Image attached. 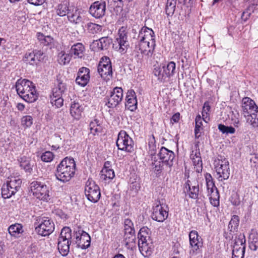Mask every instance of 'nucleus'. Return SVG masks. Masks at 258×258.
I'll use <instances>...</instances> for the list:
<instances>
[{"instance_id":"63","label":"nucleus","mask_w":258,"mask_h":258,"mask_svg":"<svg viewBox=\"0 0 258 258\" xmlns=\"http://www.w3.org/2000/svg\"><path fill=\"white\" fill-rule=\"evenodd\" d=\"M5 245L4 243L1 241L0 242V258H3L4 256V253L5 252Z\"/></svg>"},{"instance_id":"13","label":"nucleus","mask_w":258,"mask_h":258,"mask_svg":"<svg viewBox=\"0 0 258 258\" xmlns=\"http://www.w3.org/2000/svg\"><path fill=\"white\" fill-rule=\"evenodd\" d=\"M98 72L104 80L109 79L112 76V66L109 57H102L98 66Z\"/></svg>"},{"instance_id":"49","label":"nucleus","mask_w":258,"mask_h":258,"mask_svg":"<svg viewBox=\"0 0 258 258\" xmlns=\"http://www.w3.org/2000/svg\"><path fill=\"white\" fill-rule=\"evenodd\" d=\"M66 90V85L65 84L62 82H59L57 86L53 89L52 94L58 95V94H60V95H62V94L65 92Z\"/></svg>"},{"instance_id":"19","label":"nucleus","mask_w":258,"mask_h":258,"mask_svg":"<svg viewBox=\"0 0 258 258\" xmlns=\"http://www.w3.org/2000/svg\"><path fill=\"white\" fill-rule=\"evenodd\" d=\"M245 248V240L244 238H236L234 240L232 258H244Z\"/></svg>"},{"instance_id":"38","label":"nucleus","mask_w":258,"mask_h":258,"mask_svg":"<svg viewBox=\"0 0 258 258\" xmlns=\"http://www.w3.org/2000/svg\"><path fill=\"white\" fill-rule=\"evenodd\" d=\"M20 165L27 172L30 173L32 170V165L31 164L30 159L28 157L23 156L21 158Z\"/></svg>"},{"instance_id":"22","label":"nucleus","mask_w":258,"mask_h":258,"mask_svg":"<svg viewBox=\"0 0 258 258\" xmlns=\"http://www.w3.org/2000/svg\"><path fill=\"white\" fill-rule=\"evenodd\" d=\"M90 70L89 69L82 67L78 71L76 82L81 86L84 87L88 83L90 79Z\"/></svg>"},{"instance_id":"29","label":"nucleus","mask_w":258,"mask_h":258,"mask_svg":"<svg viewBox=\"0 0 258 258\" xmlns=\"http://www.w3.org/2000/svg\"><path fill=\"white\" fill-rule=\"evenodd\" d=\"M85 47L81 43L73 45L70 50V53L74 55L75 57L82 58L84 55Z\"/></svg>"},{"instance_id":"52","label":"nucleus","mask_w":258,"mask_h":258,"mask_svg":"<svg viewBox=\"0 0 258 258\" xmlns=\"http://www.w3.org/2000/svg\"><path fill=\"white\" fill-rule=\"evenodd\" d=\"M24 60L28 63L30 64H36L35 59V54H34L33 51L32 52H27L24 57Z\"/></svg>"},{"instance_id":"5","label":"nucleus","mask_w":258,"mask_h":258,"mask_svg":"<svg viewBox=\"0 0 258 258\" xmlns=\"http://www.w3.org/2000/svg\"><path fill=\"white\" fill-rule=\"evenodd\" d=\"M214 169L219 180L227 179L230 175L229 161L225 157L218 156L213 161Z\"/></svg>"},{"instance_id":"34","label":"nucleus","mask_w":258,"mask_h":258,"mask_svg":"<svg viewBox=\"0 0 258 258\" xmlns=\"http://www.w3.org/2000/svg\"><path fill=\"white\" fill-rule=\"evenodd\" d=\"M211 204L215 207H217L219 206V192L214 184L211 187Z\"/></svg>"},{"instance_id":"51","label":"nucleus","mask_w":258,"mask_h":258,"mask_svg":"<svg viewBox=\"0 0 258 258\" xmlns=\"http://www.w3.org/2000/svg\"><path fill=\"white\" fill-rule=\"evenodd\" d=\"M124 232H129L132 231H135L134 227V224L132 221L129 219L126 218L124 221Z\"/></svg>"},{"instance_id":"36","label":"nucleus","mask_w":258,"mask_h":258,"mask_svg":"<svg viewBox=\"0 0 258 258\" xmlns=\"http://www.w3.org/2000/svg\"><path fill=\"white\" fill-rule=\"evenodd\" d=\"M111 39L108 37H102L98 40H96L95 44L99 50L107 49L111 43Z\"/></svg>"},{"instance_id":"35","label":"nucleus","mask_w":258,"mask_h":258,"mask_svg":"<svg viewBox=\"0 0 258 258\" xmlns=\"http://www.w3.org/2000/svg\"><path fill=\"white\" fill-rule=\"evenodd\" d=\"M8 231L11 236L17 237L23 232V226L20 224L15 223L9 227Z\"/></svg>"},{"instance_id":"25","label":"nucleus","mask_w":258,"mask_h":258,"mask_svg":"<svg viewBox=\"0 0 258 258\" xmlns=\"http://www.w3.org/2000/svg\"><path fill=\"white\" fill-rule=\"evenodd\" d=\"M190 244L192 247V253L197 250L202 245V242L200 240V237L198 235V232L191 231L189 234Z\"/></svg>"},{"instance_id":"16","label":"nucleus","mask_w":258,"mask_h":258,"mask_svg":"<svg viewBox=\"0 0 258 258\" xmlns=\"http://www.w3.org/2000/svg\"><path fill=\"white\" fill-rule=\"evenodd\" d=\"M75 242L77 246L81 249H86L90 245L91 237L90 235L82 230H79L75 233Z\"/></svg>"},{"instance_id":"6","label":"nucleus","mask_w":258,"mask_h":258,"mask_svg":"<svg viewBox=\"0 0 258 258\" xmlns=\"http://www.w3.org/2000/svg\"><path fill=\"white\" fill-rule=\"evenodd\" d=\"M72 238L71 230L69 227L63 228L60 232L58 240V249L62 256L68 255L70 251L71 239Z\"/></svg>"},{"instance_id":"17","label":"nucleus","mask_w":258,"mask_h":258,"mask_svg":"<svg viewBox=\"0 0 258 258\" xmlns=\"http://www.w3.org/2000/svg\"><path fill=\"white\" fill-rule=\"evenodd\" d=\"M106 11V4L103 1L94 2L90 7L89 13L94 18L99 19L104 16Z\"/></svg>"},{"instance_id":"53","label":"nucleus","mask_w":258,"mask_h":258,"mask_svg":"<svg viewBox=\"0 0 258 258\" xmlns=\"http://www.w3.org/2000/svg\"><path fill=\"white\" fill-rule=\"evenodd\" d=\"M21 123L25 127H30L33 124V118L30 115L24 116L21 118Z\"/></svg>"},{"instance_id":"26","label":"nucleus","mask_w":258,"mask_h":258,"mask_svg":"<svg viewBox=\"0 0 258 258\" xmlns=\"http://www.w3.org/2000/svg\"><path fill=\"white\" fill-rule=\"evenodd\" d=\"M84 110L83 106L78 102H74L71 103L70 106V114L71 116L76 119L79 120L82 117Z\"/></svg>"},{"instance_id":"30","label":"nucleus","mask_w":258,"mask_h":258,"mask_svg":"<svg viewBox=\"0 0 258 258\" xmlns=\"http://www.w3.org/2000/svg\"><path fill=\"white\" fill-rule=\"evenodd\" d=\"M190 157L196 171L198 173L201 172L202 170V161L201 157L196 152L194 153L192 151Z\"/></svg>"},{"instance_id":"55","label":"nucleus","mask_w":258,"mask_h":258,"mask_svg":"<svg viewBox=\"0 0 258 258\" xmlns=\"http://www.w3.org/2000/svg\"><path fill=\"white\" fill-rule=\"evenodd\" d=\"M90 129L91 133L94 135L101 131V126L98 124V121L95 120L91 122L90 124Z\"/></svg>"},{"instance_id":"57","label":"nucleus","mask_w":258,"mask_h":258,"mask_svg":"<svg viewBox=\"0 0 258 258\" xmlns=\"http://www.w3.org/2000/svg\"><path fill=\"white\" fill-rule=\"evenodd\" d=\"M250 165L252 167L258 168V157L255 155H252L250 158Z\"/></svg>"},{"instance_id":"47","label":"nucleus","mask_w":258,"mask_h":258,"mask_svg":"<svg viewBox=\"0 0 258 258\" xmlns=\"http://www.w3.org/2000/svg\"><path fill=\"white\" fill-rule=\"evenodd\" d=\"M87 28L88 32L93 34L101 31V26L91 22L87 24Z\"/></svg>"},{"instance_id":"21","label":"nucleus","mask_w":258,"mask_h":258,"mask_svg":"<svg viewBox=\"0 0 258 258\" xmlns=\"http://www.w3.org/2000/svg\"><path fill=\"white\" fill-rule=\"evenodd\" d=\"M242 110L244 116L253 113L258 112V106L255 102L249 97H244L242 99Z\"/></svg>"},{"instance_id":"44","label":"nucleus","mask_w":258,"mask_h":258,"mask_svg":"<svg viewBox=\"0 0 258 258\" xmlns=\"http://www.w3.org/2000/svg\"><path fill=\"white\" fill-rule=\"evenodd\" d=\"M115 176V174L113 169H107L106 168H103L101 171V178L103 180L112 179Z\"/></svg>"},{"instance_id":"27","label":"nucleus","mask_w":258,"mask_h":258,"mask_svg":"<svg viewBox=\"0 0 258 258\" xmlns=\"http://www.w3.org/2000/svg\"><path fill=\"white\" fill-rule=\"evenodd\" d=\"M22 180L19 176H12L8 177L6 184L13 189L12 193H16L21 187Z\"/></svg>"},{"instance_id":"45","label":"nucleus","mask_w":258,"mask_h":258,"mask_svg":"<svg viewBox=\"0 0 258 258\" xmlns=\"http://www.w3.org/2000/svg\"><path fill=\"white\" fill-rule=\"evenodd\" d=\"M71 56L70 54L61 51L58 54V62L60 64L65 65L70 62Z\"/></svg>"},{"instance_id":"28","label":"nucleus","mask_w":258,"mask_h":258,"mask_svg":"<svg viewBox=\"0 0 258 258\" xmlns=\"http://www.w3.org/2000/svg\"><path fill=\"white\" fill-rule=\"evenodd\" d=\"M124 242L128 249H132L135 247L136 243L135 231L124 232Z\"/></svg>"},{"instance_id":"7","label":"nucleus","mask_w":258,"mask_h":258,"mask_svg":"<svg viewBox=\"0 0 258 258\" xmlns=\"http://www.w3.org/2000/svg\"><path fill=\"white\" fill-rule=\"evenodd\" d=\"M133 139L124 131H121L118 135L116 146L119 150L132 153L135 150Z\"/></svg>"},{"instance_id":"4","label":"nucleus","mask_w":258,"mask_h":258,"mask_svg":"<svg viewBox=\"0 0 258 258\" xmlns=\"http://www.w3.org/2000/svg\"><path fill=\"white\" fill-rule=\"evenodd\" d=\"M149 229L146 227H142L138 233V246L140 252L144 257H148L151 255L153 251L152 243H149Z\"/></svg>"},{"instance_id":"12","label":"nucleus","mask_w":258,"mask_h":258,"mask_svg":"<svg viewBox=\"0 0 258 258\" xmlns=\"http://www.w3.org/2000/svg\"><path fill=\"white\" fill-rule=\"evenodd\" d=\"M116 42L117 44L116 48H118V51L121 54L125 53L129 47L127 32L126 28L122 27L119 29Z\"/></svg>"},{"instance_id":"9","label":"nucleus","mask_w":258,"mask_h":258,"mask_svg":"<svg viewBox=\"0 0 258 258\" xmlns=\"http://www.w3.org/2000/svg\"><path fill=\"white\" fill-rule=\"evenodd\" d=\"M35 230L40 235L48 236L54 231V224L48 217H43L39 220Z\"/></svg>"},{"instance_id":"24","label":"nucleus","mask_w":258,"mask_h":258,"mask_svg":"<svg viewBox=\"0 0 258 258\" xmlns=\"http://www.w3.org/2000/svg\"><path fill=\"white\" fill-rule=\"evenodd\" d=\"M70 11L68 16L69 21L75 24L81 23L83 20L81 11L79 9L73 6L71 7Z\"/></svg>"},{"instance_id":"58","label":"nucleus","mask_w":258,"mask_h":258,"mask_svg":"<svg viewBox=\"0 0 258 258\" xmlns=\"http://www.w3.org/2000/svg\"><path fill=\"white\" fill-rule=\"evenodd\" d=\"M33 52L35 54L36 63H37V61H40L42 59L43 53L40 50H34Z\"/></svg>"},{"instance_id":"10","label":"nucleus","mask_w":258,"mask_h":258,"mask_svg":"<svg viewBox=\"0 0 258 258\" xmlns=\"http://www.w3.org/2000/svg\"><path fill=\"white\" fill-rule=\"evenodd\" d=\"M85 194L88 200L93 203L97 202L101 196L99 186L91 179H89L86 183Z\"/></svg>"},{"instance_id":"8","label":"nucleus","mask_w":258,"mask_h":258,"mask_svg":"<svg viewBox=\"0 0 258 258\" xmlns=\"http://www.w3.org/2000/svg\"><path fill=\"white\" fill-rule=\"evenodd\" d=\"M30 189L33 195L41 200H47L49 198L48 187L43 182L33 181L30 184Z\"/></svg>"},{"instance_id":"32","label":"nucleus","mask_w":258,"mask_h":258,"mask_svg":"<svg viewBox=\"0 0 258 258\" xmlns=\"http://www.w3.org/2000/svg\"><path fill=\"white\" fill-rule=\"evenodd\" d=\"M249 248L252 250H256L258 249V233L254 230H252L249 235Z\"/></svg>"},{"instance_id":"15","label":"nucleus","mask_w":258,"mask_h":258,"mask_svg":"<svg viewBox=\"0 0 258 258\" xmlns=\"http://www.w3.org/2000/svg\"><path fill=\"white\" fill-rule=\"evenodd\" d=\"M168 216V208L166 204H160L153 208L152 218L156 221L162 222L165 220Z\"/></svg>"},{"instance_id":"62","label":"nucleus","mask_w":258,"mask_h":258,"mask_svg":"<svg viewBox=\"0 0 258 258\" xmlns=\"http://www.w3.org/2000/svg\"><path fill=\"white\" fill-rule=\"evenodd\" d=\"M53 38L50 36H45L43 44L44 45H47L52 42Z\"/></svg>"},{"instance_id":"60","label":"nucleus","mask_w":258,"mask_h":258,"mask_svg":"<svg viewBox=\"0 0 258 258\" xmlns=\"http://www.w3.org/2000/svg\"><path fill=\"white\" fill-rule=\"evenodd\" d=\"M179 118L180 113L179 112H177L172 115L170 119V122L172 124L177 122L179 121Z\"/></svg>"},{"instance_id":"18","label":"nucleus","mask_w":258,"mask_h":258,"mask_svg":"<svg viewBox=\"0 0 258 258\" xmlns=\"http://www.w3.org/2000/svg\"><path fill=\"white\" fill-rule=\"evenodd\" d=\"M184 192L190 198L196 199L199 194V183L196 179H188L185 183Z\"/></svg>"},{"instance_id":"23","label":"nucleus","mask_w":258,"mask_h":258,"mask_svg":"<svg viewBox=\"0 0 258 258\" xmlns=\"http://www.w3.org/2000/svg\"><path fill=\"white\" fill-rule=\"evenodd\" d=\"M125 106L130 110L133 111L137 108V96L134 90L131 89L128 90L126 96Z\"/></svg>"},{"instance_id":"31","label":"nucleus","mask_w":258,"mask_h":258,"mask_svg":"<svg viewBox=\"0 0 258 258\" xmlns=\"http://www.w3.org/2000/svg\"><path fill=\"white\" fill-rule=\"evenodd\" d=\"M71 10V7L68 2H63L59 4L56 8V12L57 15L60 17H63L68 14Z\"/></svg>"},{"instance_id":"41","label":"nucleus","mask_w":258,"mask_h":258,"mask_svg":"<svg viewBox=\"0 0 258 258\" xmlns=\"http://www.w3.org/2000/svg\"><path fill=\"white\" fill-rule=\"evenodd\" d=\"M153 166L154 171L157 175L161 174L163 170L167 171L170 170V168H168L166 166H165L164 163L162 162L161 161H155L153 163Z\"/></svg>"},{"instance_id":"2","label":"nucleus","mask_w":258,"mask_h":258,"mask_svg":"<svg viewBox=\"0 0 258 258\" xmlns=\"http://www.w3.org/2000/svg\"><path fill=\"white\" fill-rule=\"evenodd\" d=\"M15 87L18 94L25 101L32 103L36 100L37 95L32 82L26 79H19Z\"/></svg>"},{"instance_id":"43","label":"nucleus","mask_w":258,"mask_h":258,"mask_svg":"<svg viewBox=\"0 0 258 258\" xmlns=\"http://www.w3.org/2000/svg\"><path fill=\"white\" fill-rule=\"evenodd\" d=\"M253 2V3L247 9L243 12L241 19L246 21L250 17L251 13L254 12V9L255 8V6L257 5L258 0H251Z\"/></svg>"},{"instance_id":"40","label":"nucleus","mask_w":258,"mask_h":258,"mask_svg":"<svg viewBox=\"0 0 258 258\" xmlns=\"http://www.w3.org/2000/svg\"><path fill=\"white\" fill-rule=\"evenodd\" d=\"M246 122L250 124L253 127H258V112H253V113L244 116Z\"/></svg>"},{"instance_id":"33","label":"nucleus","mask_w":258,"mask_h":258,"mask_svg":"<svg viewBox=\"0 0 258 258\" xmlns=\"http://www.w3.org/2000/svg\"><path fill=\"white\" fill-rule=\"evenodd\" d=\"M163 69L165 76L166 77L170 78L175 74L176 63L174 61H170L167 65L163 67Z\"/></svg>"},{"instance_id":"50","label":"nucleus","mask_w":258,"mask_h":258,"mask_svg":"<svg viewBox=\"0 0 258 258\" xmlns=\"http://www.w3.org/2000/svg\"><path fill=\"white\" fill-rule=\"evenodd\" d=\"M218 129L222 133L228 135L229 134H234L235 130L232 126H227L224 124H219L218 125Z\"/></svg>"},{"instance_id":"3","label":"nucleus","mask_w":258,"mask_h":258,"mask_svg":"<svg viewBox=\"0 0 258 258\" xmlns=\"http://www.w3.org/2000/svg\"><path fill=\"white\" fill-rule=\"evenodd\" d=\"M76 171V163L73 158L66 157L57 165L56 178L63 182L70 181L74 177Z\"/></svg>"},{"instance_id":"20","label":"nucleus","mask_w":258,"mask_h":258,"mask_svg":"<svg viewBox=\"0 0 258 258\" xmlns=\"http://www.w3.org/2000/svg\"><path fill=\"white\" fill-rule=\"evenodd\" d=\"M158 156L160 161L164 163L168 168H170L173 165V160L175 157L173 152L162 147L160 150Z\"/></svg>"},{"instance_id":"56","label":"nucleus","mask_w":258,"mask_h":258,"mask_svg":"<svg viewBox=\"0 0 258 258\" xmlns=\"http://www.w3.org/2000/svg\"><path fill=\"white\" fill-rule=\"evenodd\" d=\"M230 201L232 205L234 206L239 205L240 203L239 196L236 193L232 195L230 198Z\"/></svg>"},{"instance_id":"1","label":"nucleus","mask_w":258,"mask_h":258,"mask_svg":"<svg viewBox=\"0 0 258 258\" xmlns=\"http://www.w3.org/2000/svg\"><path fill=\"white\" fill-rule=\"evenodd\" d=\"M155 37L154 32L151 29L142 27L138 35L136 50L147 58L151 57L156 45Z\"/></svg>"},{"instance_id":"59","label":"nucleus","mask_w":258,"mask_h":258,"mask_svg":"<svg viewBox=\"0 0 258 258\" xmlns=\"http://www.w3.org/2000/svg\"><path fill=\"white\" fill-rule=\"evenodd\" d=\"M153 73L154 75L158 77L159 78H160L161 77H163L164 76H165L164 73V71L163 72V73H162L161 69L160 68H155L153 71Z\"/></svg>"},{"instance_id":"42","label":"nucleus","mask_w":258,"mask_h":258,"mask_svg":"<svg viewBox=\"0 0 258 258\" xmlns=\"http://www.w3.org/2000/svg\"><path fill=\"white\" fill-rule=\"evenodd\" d=\"M177 0H167L165 11L168 16H172L175 12Z\"/></svg>"},{"instance_id":"37","label":"nucleus","mask_w":258,"mask_h":258,"mask_svg":"<svg viewBox=\"0 0 258 258\" xmlns=\"http://www.w3.org/2000/svg\"><path fill=\"white\" fill-rule=\"evenodd\" d=\"M239 223V218L237 215H233L228 224V230L230 232V234H232L236 232L238 228Z\"/></svg>"},{"instance_id":"54","label":"nucleus","mask_w":258,"mask_h":258,"mask_svg":"<svg viewBox=\"0 0 258 258\" xmlns=\"http://www.w3.org/2000/svg\"><path fill=\"white\" fill-rule=\"evenodd\" d=\"M54 158L53 154L50 151H46L41 156L42 161L45 162H50Z\"/></svg>"},{"instance_id":"48","label":"nucleus","mask_w":258,"mask_h":258,"mask_svg":"<svg viewBox=\"0 0 258 258\" xmlns=\"http://www.w3.org/2000/svg\"><path fill=\"white\" fill-rule=\"evenodd\" d=\"M13 189L9 187L8 185L4 184L2 188V195L4 198L7 199L11 197L15 193H12Z\"/></svg>"},{"instance_id":"61","label":"nucleus","mask_w":258,"mask_h":258,"mask_svg":"<svg viewBox=\"0 0 258 258\" xmlns=\"http://www.w3.org/2000/svg\"><path fill=\"white\" fill-rule=\"evenodd\" d=\"M45 0H28L29 3L35 5V6H40L42 5Z\"/></svg>"},{"instance_id":"64","label":"nucleus","mask_w":258,"mask_h":258,"mask_svg":"<svg viewBox=\"0 0 258 258\" xmlns=\"http://www.w3.org/2000/svg\"><path fill=\"white\" fill-rule=\"evenodd\" d=\"M37 37L39 41H40L42 43H43V41H44L45 36L42 33H38L37 34Z\"/></svg>"},{"instance_id":"11","label":"nucleus","mask_w":258,"mask_h":258,"mask_svg":"<svg viewBox=\"0 0 258 258\" xmlns=\"http://www.w3.org/2000/svg\"><path fill=\"white\" fill-rule=\"evenodd\" d=\"M210 103L208 101L205 102L203 111L202 112V118L200 115H198L195 119L196 126L195 129V134L196 137H198L200 135H198L201 130L202 129L203 123L202 120L206 123H208L210 121Z\"/></svg>"},{"instance_id":"14","label":"nucleus","mask_w":258,"mask_h":258,"mask_svg":"<svg viewBox=\"0 0 258 258\" xmlns=\"http://www.w3.org/2000/svg\"><path fill=\"white\" fill-rule=\"evenodd\" d=\"M123 98V90L120 87H115L108 97L106 105L109 108H114L121 102Z\"/></svg>"},{"instance_id":"39","label":"nucleus","mask_w":258,"mask_h":258,"mask_svg":"<svg viewBox=\"0 0 258 258\" xmlns=\"http://www.w3.org/2000/svg\"><path fill=\"white\" fill-rule=\"evenodd\" d=\"M226 110L229 112L228 114V118L231 119L232 123L235 126L238 127L240 124L239 114L236 111L231 110L230 108L227 107Z\"/></svg>"},{"instance_id":"46","label":"nucleus","mask_w":258,"mask_h":258,"mask_svg":"<svg viewBox=\"0 0 258 258\" xmlns=\"http://www.w3.org/2000/svg\"><path fill=\"white\" fill-rule=\"evenodd\" d=\"M63 102L62 95H60V94H52V96L51 97V103L52 105H55L57 108L60 107L62 106Z\"/></svg>"}]
</instances>
